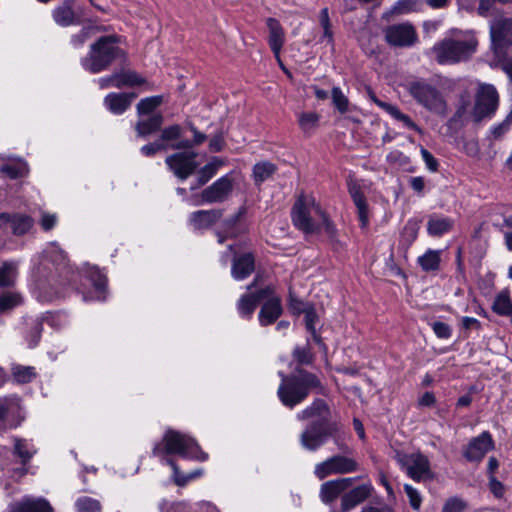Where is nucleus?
Listing matches in <instances>:
<instances>
[{"label":"nucleus","instance_id":"f257e3e1","mask_svg":"<svg viewBox=\"0 0 512 512\" xmlns=\"http://www.w3.org/2000/svg\"><path fill=\"white\" fill-rule=\"evenodd\" d=\"M152 452L154 456L161 457L164 464V459L169 458L168 455L171 454L201 462L208 459V454L202 451L195 439L173 429H168L165 432L162 442L156 444Z\"/></svg>","mask_w":512,"mask_h":512},{"label":"nucleus","instance_id":"f03ea898","mask_svg":"<svg viewBox=\"0 0 512 512\" xmlns=\"http://www.w3.org/2000/svg\"><path fill=\"white\" fill-rule=\"evenodd\" d=\"M280 376L282 382L277 394L281 403L290 409L302 403L312 389L321 387L317 376L306 371H300L299 375L292 376L280 373Z\"/></svg>","mask_w":512,"mask_h":512},{"label":"nucleus","instance_id":"7ed1b4c3","mask_svg":"<svg viewBox=\"0 0 512 512\" xmlns=\"http://www.w3.org/2000/svg\"><path fill=\"white\" fill-rule=\"evenodd\" d=\"M477 45L474 35L459 32L436 43L433 53L440 64L457 63L470 58L476 52Z\"/></svg>","mask_w":512,"mask_h":512},{"label":"nucleus","instance_id":"20e7f679","mask_svg":"<svg viewBox=\"0 0 512 512\" xmlns=\"http://www.w3.org/2000/svg\"><path fill=\"white\" fill-rule=\"evenodd\" d=\"M499 103V95L496 88L490 84H481L475 96V104L471 108L469 103L462 104L456 117L462 121L479 122L484 118L491 117Z\"/></svg>","mask_w":512,"mask_h":512},{"label":"nucleus","instance_id":"39448f33","mask_svg":"<svg viewBox=\"0 0 512 512\" xmlns=\"http://www.w3.org/2000/svg\"><path fill=\"white\" fill-rule=\"evenodd\" d=\"M291 216L293 224L305 233H313L319 229L314 219L316 216L322 220L327 231L332 230L331 223L312 195H300L294 204Z\"/></svg>","mask_w":512,"mask_h":512},{"label":"nucleus","instance_id":"423d86ee","mask_svg":"<svg viewBox=\"0 0 512 512\" xmlns=\"http://www.w3.org/2000/svg\"><path fill=\"white\" fill-rule=\"evenodd\" d=\"M116 42L114 36L98 39L92 44L89 54L81 60L82 67L91 73H99L106 69L115 59L124 55Z\"/></svg>","mask_w":512,"mask_h":512},{"label":"nucleus","instance_id":"0eeeda50","mask_svg":"<svg viewBox=\"0 0 512 512\" xmlns=\"http://www.w3.org/2000/svg\"><path fill=\"white\" fill-rule=\"evenodd\" d=\"M407 90L411 97L428 111L445 115L447 104L441 92L433 85L422 81H413L407 85Z\"/></svg>","mask_w":512,"mask_h":512},{"label":"nucleus","instance_id":"6e6552de","mask_svg":"<svg viewBox=\"0 0 512 512\" xmlns=\"http://www.w3.org/2000/svg\"><path fill=\"white\" fill-rule=\"evenodd\" d=\"M490 49L494 60H504L512 46V19L501 18L490 25Z\"/></svg>","mask_w":512,"mask_h":512},{"label":"nucleus","instance_id":"1a4fd4ad","mask_svg":"<svg viewBox=\"0 0 512 512\" xmlns=\"http://www.w3.org/2000/svg\"><path fill=\"white\" fill-rule=\"evenodd\" d=\"M358 469L359 464L354 458L336 454L317 463L314 467V474L319 480H323L330 475L353 473Z\"/></svg>","mask_w":512,"mask_h":512},{"label":"nucleus","instance_id":"9d476101","mask_svg":"<svg viewBox=\"0 0 512 512\" xmlns=\"http://www.w3.org/2000/svg\"><path fill=\"white\" fill-rule=\"evenodd\" d=\"M233 189V180L225 175L192 198V205L221 203L228 199Z\"/></svg>","mask_w":512,"mask_h":512},{"label":"nucleus","instance_id":"9b49d317","mask_svg":"<svg viewBox=\"0 0 512 512\" xmlns=\"http://www.w3.org/2000/svg\"><path fill=\"white\" fill-rule=\"evenodd\" d=\"M197 152L182 151L168 156L165 163L169 169L181 180L187 179L199 166L196 161Z\"/></svg>","mask_w":512,"mask_h":512},{"label":"nucleus","instance_id":"f8f14e48","mask_svg":"<svg viewBox=\"0 0 512 512\" xmlns=\"http://www.w3.org/2000/svg\"><path fill=\"white\" fill-rule=\"evenodd\" d=\"M395 458L402 469L414 481H421L429 475V461L424 455L420 453L404 454L397 452Z\"/></svg>","mask_w":512,"mask_h":512},{"label":"nucleus","instance_id":"ddd939ff","mask_svg":"<svg viewBox=\"0 0 512 512\" xmlns=\"http://www.w3.org/2000/svg\"><path fill=\"white\" fill-rule=\"evenodd\" d=\"M337 431V426H319L316 423L308 425L300 435L301 446L308 451H316L323 446L327 438Z\"/></svg>","mask_w":512,"mask_h":512},{"label":"nucleus","instance_id":"4468645a","mask_svg":"<svg viewBox=\"0 0 512 512\" xmlns=\"http://www.w3.org/2000/svg\"><path fill=\"white\" fill-rule=\"evenodd\" d=\"M20 398L13 395L0 397V425L3 429L15 428L22 421Z\"/></svg>","mask_w":512,"mask_h":512},{"label":"nucleus","instance_id":"2eb2a0df","mask_svg":"<svg viewBox=\"0 0 512 512\" xmlns=\"http://www.w3.org/2000/svg\"><path fill=\"white\" fill-rule=\"evenodd\" d=\"M296 417L300 421L312 420L311 423H316L319 426H337L335 423H329L331 412L323 399H316L310 406L297 413Z\"/></svg>","mask_w":512,"mask_h":512},{"label":"nucleus","instance_id":"dca6fc26","mask_svg":"<svg viewBox=\"0 0 512 512\" xmlns=\"http://www.w3.org/2000/svg\"><path fill=\"white\" fill-rule=\"evenodd\" d=\"M385 38L390 45L405 47L416 42L417 34L412 25L403 23L388 27L385 31Z\"/></svg>","mask_w":512,"mask_h":512},{"label":"nucleus","instance_id":"f3484780","mask_svg":"<svg viewBox=\"0 0 512 512\" xmlns=\"http://www.w3.org/2000/svg\"><path fill=\"white\" fill-rule=\"evenodd\" d=\"M33 226V219L20 213H1L0 229L11 231L14 235L20 236L27 233Z\"/></svg>","mask_w":512,"mask_h":512},{"label":"nucleus","instance_id":"a211bd4d","mask_svg":"<svg viewBox=\"0 0 512 512\" xmlns=\"http://www.w3.org/2000/svg\"><path fill=\"white\" fill-rule=\"evenodd\" d=\"M374 488L370 481L354 487L341 498V512H350L356 506L368 499Z\"/></svg>","mask_w":512,"mask_h":512},{"label":"nucleus","instance_id":"6ab92c4d","mask_svg":"<svg viewBox=\"0 0 512 512\" xmlns=\"http://www.w3.org/2000/svg\"><path fill=\"white\" fill-rule=\"evenodd\" d=\"M493 449V440L488 432H483L478 437L473 438L464 451V456L468 461H481L483 457Z\"/></svg>","mask_w":512,"mask_h":512},{"label":"nucleus","instance_id":"aec40b11","mask_svg":"<svg viewBox=\"0 0 512 512\" xmlns=\"http://www.w3.org/2000/svg\"><path fill=\"white\" fill-rule=\"evenodd\" d=\"M264 300L265 303L262 305L258 319L261 326H267L274 323L282 314L281 300L275 296L273 289L271 293Z\"/></svg>","mask_w":512,"mask_h":512},{"label":"nucleus","instance_id":"412c9836","mask_svg":"<svg viewBox=\"0 0 512 512\" xmlns=\"http://www.w3.org/2000/svg\"><path fill=\"white\" fill-rule=\"evenodd\" d=\"M358 477L340 478L330 480L321 485L320 497L323 502L334 501L343 491L348 489Z\"/></svg>","mask_w":512,"mask_h":512},{"label":"nucleus","instance_id":"4be33fe9","mask_svg":"<svg viewBox=\"0 0 512 512\" xmlns=\"http://www.w3.org/2000/svg\"><path fill=\"white\" fill-rule=\"evenodd\" d=\"M270 293L271 287H266L256 293H248L242 295L237 302V311L239 315L243 318L249 319L252 316L258 302L264 300L269 296Z\"/></svg>","mask_w":512,"mask_h":512},{"label":"nucleus","instance_id":"5701e85b","mask_svg":"<svg viewBox=\"0 0 512 512\" xmlns=\"http://www.w3.org/2000/svg\"><path fill=\"white\" fill-rule=\"evenodd\" d=\"M369 97L379 108L395 120L401 122L404 127L414 130L420 134L422 133V129L407 114L402 113L397 106L378 99L373 93H370Z\"/></svg>","mask_w":512,"mask_h":512},{"label":"nucleus","instance_id":"b1692460","mask_svg":"<svg viewBox=\"0 0 512 512\" xmlns=\"http://www.w3.org/2000/svg\"><path fill=\"white\" fill-rule=\"evenodd\" d=\"M5 512H53V508L49 502L43 498H29L12 503Z\"/></svg>","mask_w":512,"mask_h":512},{"label":"nucleus","instance_id":"393cba45","mask_svg":"<svg viewBox=\"0 0 512 512\" xmlns=\"http://www.w3.org/2000/svg\"><path fill=\"white\" fill-rule=\"evenodd\" d=\"M222 210H199L190 214L189 223L195 230H202L211 227L222 217Z\"/></svg>","mask_w":512,"mask_h":512},{"label":"nucleus","instance_id":"a878e982","mask_svg":"<svg viewBox=\"0 0 512 512\" xmlns=\"http://www.w3.org/2000/svg\"><path fill=\"white\" fill-rule=\"evenodd\" d=\"M136 98L134 93H110L104 99L105 107L113 114L124 113Z\"/></svg>","mask_w":512,"mask_h":512},{"label":"nucleus","instance_id":"bb28decb","mask_svg":"<svg viewBox=\"0 0 512 512\" xmlns=\"http://www.w3.org/2000/svg\"><path fill=\"white\" fill-rule=\"evenodd\" d=\"M348 191L358 211V218L361 228H366L369 221L368 206L360 186L355 182L348 184Z\"/></svg>","mask_w":512,"mask_h":512},{"label":"nucleus","instance_id":"cd10ccee","mask_svg":"<svg viewBox=\"0 0 512 512\" xmlns=\"http://www.w3.org/2000/svg\"><path fill=\"white\" fill-rule=\"evenodd\" d=\"M269 29V45L275 57L279 60L280 51L284 44V31L278 20L274 18L267 19Z\"/></svg>","mask_w":512,"mask_h":512},{"label":"nucleus","instance_id":"c85d7f7f","mask_svg":"<svg viewBox=\"0 0 512 512\" xmlns=\"http://www.w3.org/2000/svg\"><path fill=\"white\" fill-rule=\"evenodd\" d=\"M254 271V257L247 253L238 258H234L232 265V277L241 281L246 279Z\"/></svg>","mask_w":512,"mask_h":512},{"label":"nucleus","instance_id":"c756f323","mask_svg":"<svg viewBox=\"0 0 512 512\" xmlns=\"http://www.w3.org/2000/svg\"><path fill=\"white\" fill-rule=\"evenodd\" d=\"M163 123V116L161 113L151 114L150 116L140 117L135 125V130L139 137H146L156 132Z\"/></svg>","mask_w":512,"mask_h":512},{"label":"nucleus","instance_id":"7c9ffc66","mask_svg":"<svg viewBox=\"0 0 512 512\" xmlns=\"http://www.w3.org/2000/svg\"><path fill=\"white\" fill-rule=\"evenodd\" d=\"M72 3V0H65L54 9L53 18L58 25L65 27L78 23V17L72 8Z\"/></svg>","mask_w":512,"mask_h":512},{"label":"nucleus","instance_id":"2f4dec72","mask_svg":"<svg viewBox=\"0 0 512 512\" xmlns=\"http://www.w3.org/2000/svg\"><path fill=\"white\" fill-rule=\"evenodd\" d=\"M224 165V161L220 158L214 157L209 163L203 166L198 171V185L192 186L191 190L196 189L198 186L206 184L212 177L215 176L217 171Z\"/></svg>","mask_w":512,"mask_h":512},{"label":"nucleus","instance_id":"473e14b6","mask_svg":"<svg viewBox=\"0 0 512 512\" xmlns=\"http://www.w3.org/2000/svg\"><path fill=\"white\" fill-rule=\"evenodd\" d=\"M18 276V262L7 261L0 266V288L14 286Z\"/></svg>","mask_w":512,"mask_h":512},{"label":"nucleus","instance_id":"72a5a7b5","mask_svg":"<svg viewBox=\"0 0 512 512\" xmlns=\"http://www.w3.org/2000/svg\"><path fill=\"white\" fill-rule=\"evenodd\" d=\"M441 251L428 249L423 255L419 256L417 263L425 272L437 271L440 267Z\"/></svg>","mask_w":512,"mask_h":512},{"label":"nucleus","instance_id":"f704fd0d","mask_svg":"<svg viewBox=\"0 0 512 512\" xmlns=\"http://www.w3.org/2000/svg\"><path fill=\"white\" fill-rule=\"evenodd\" d=\"M453 220L448 217H432L427 223L428 233L432 236H442L452 229Z\"/></svg>","mask_w":512,"mask_h":512},{"label":"nucleus","instance_id":"c9c22d12","mask_svg":"<svg viewBox=\"0 0 512 512\" xmlns=\"http://www.w3.org/2000/svg\"><path fill=\"white\" fill-rule=\"evenodd\" d=\"M36 453V448L26 439L14 438V454L20 458L21 463L26 464Z\"/></svg>","mask_w":512,"mask_h":512},{"label":"nucleus","instance_id":"e433bc0d","mask_svg":"<svg viewBox=\"0 0 512 512\" xmlns=\"http://www.w3.org/2000/svg\"><path fill=\"white\" fill-rule=\"evenodd\" d=\"M165 464L169 465L173 470V479L178 486H185L189 481L203 475V469H197L189 474H183L180 472L179 467L175 461L171 458L164 459Z\"/></svg>","mask_w":512,"mask_h":512},{"label":"nucleus","instance_id":"4c0bfd02","mask_svg":"<svg viewBox=\"0 0 512 512\" xmlns=\"http://www.w3.org/2000/svg\"><path fill=\"white\" fill-rule=\"evenodd\" d=\"M87 276L92 282L96 293L97 300H104V290L106 286V277L99 271V269L95 266H88L86 270Z\"/></svg>","mask_w":512,"mask_h":512},{"label":"nucleus","instance_id":"58836bf2","mask_svg":"<svg viewBox=\"0 0 512 512\" xmlns=\"http://www.w3.org/2000/svg\"><path fill=\"white\" fill-rule=\"evenodd\" d=\"M11 374L13 379L17 383L21 384L29 383L36 377V371L34 367L20 364L12 365Z\"/></svg>","mask_w":512,"mask_h":512},{"label":"nucleus","instance_id":"ea45409f","mask_svg":"<svg viewBox=\"0 0 512 512\" xmlns=\"http://www.w3.org/2000/svg\"><path fill=\"white\" fill-rule=\"evenodd\" d=\"M492 308L499 315L512 314V301L508 290H503L496 296Z\"/></svg>","mask_w":512,"mask_h":512},{"label":"nucleus","instance_id":"a19ab883","mask_svg":"<svg viewBox=\"0 0 512 512\" xmlns=\"http://www.w3.org/2000/svg\"><path fill=\"white\" fill-rule=\"evenodd\" d=\"M163 102L162 96H151L141 99L137 104V113L139 117L150 116L154 114V110L159 107Z\"/></svg>","mask_w":512,"mask_h":512},{"label":"nucleus","instance_id":"79ce46f5","mask_svg":"<svg viewBox=\"0 0 512 512\" xmlns=\"http://www.w3.org/2000/svg\"><path fill=\"white\" fill-rule=\"evenodd\" d=\"M117 83L116 88H121L124 86L132 87L138 86L145 83V79L138 75L134 71H122L120 73H116Z\"/></svg>","mask_w":512,"mask_h":512},{"label":"nucleus","instance_id":"37998d69","mask_svg":"<svg viewBox=\"0 0 512 512\" xmlns=\"http://www.w3.org/2000/svg\"><path fill=\"white\" fill-rule=\"evenodd\" d=\"M182 136V128L180 125L175 124L164 128L161 132L160 139L158 141L165 145H171L180 141Z\"/></svg>","mask_w":512,"mask_h":512},{"label":"nucleus","instance_id":"c03bdc74","mask_svg":"<svg viewBox=\"0 0 512 512\" xmlns=\"http://www.w3.org/2000/svg\"><path fill=\"white\" fill-rule=\"evenodd\" d=\"M276 170L274 164L270 162H260L253 168V176L256 182H264L271 177Z\"/></svg>","mask_w":512,"mask_h":512},{"label":"nucleus","instance_id":"a18cd8bd","mask_svg":"<svg viewBox=\"0 0 512 512\" xmlns=\"http://www.w3.org/2000/svg\"><path fill=\"white\" fill-rule=\"evenodd\" d=\"M191 131L193 132L194 139L190 140H180L176 143L170 145L171 149L180 150V149H190L193 146H198L202 144L206 140V135L199 132L195 127H191Z\"/></svg>","mask_w":512,"mask_h":512},{"label":"nucleus","instance_id":"49530a36","mask_svg":"<svg viewBox=\"0 0 512 512\" xmlns=\"http://www.w3.org/2000/svg\"><path fill=\"white\" fill-rule=\"evenodd\" d=\"M77 512H101V504L98 500L83 496L79 497L75 502Z\"/></svg>","mask_w":512,"mask_h":512},{"label":"nucleus","instance_id":"de8ad7c7","mask_svg":"<svg viewBox=\"0 0 512 512\" xmlns=\"http://www.w3.org/2000/svg\"><path fill=\"white\" fill-rule=\"evenodd\" d=\"M22 303V297L18 293L7 292L0 294V312H7Z\"/></svg>","mask_w":512,"mask_h":512},{"label":"nucleus","instance_id":"09e8293b","mask_svg":"<svg viewBox=\"0 0 512 512\" xmlns=\"http://www.w3.org/2000/svg\"><path fill=\"white\" fill-rule=\"evenodd\" d=\"M247 214V208L245 206L240 207L237 212L225 220L224 227L230 237L238 235V231L234 228Z\"/></svg>","mask_w":512,"mask_h":512},{"label":"nucleus","instance_id":"8fccbe9b","mask_svg":"<svg viewBox=\"0 0 512 512\" xmlns=\"http://www.w3.org/2000/svg\"><path fill=\"white\" fill-rule=\"evenodd\" d=\"M319 115L315 112H303L298 115V123L304 132H310L318 125Z\"/></svg>","mask_w":512,"mask_h":512},{"label":"nucleus","instance_id":"3c124183","mask_svg":"<svg viewBox=\"0 0 512 512\" xmlns=\"http://www.w3.org/2000/svg\"><path fill=\"white\" fill-rule=\"evenodd\" d=\"M27 171V165L22 161L14 164L3 165L0 168V172L6 174L11 179L23 177L27 174Z\"/></svg>","mask_w":512,"mask_h":512},{"label":"nucleus","instance_id":"603ef678","mask_svg":"<svg viewBox=\"0 0 512 512\" xmlns=\"http://www.w3.org/2000/svg\"><path fill=\"white\" fill-rule=\"evenodd\" d=\"M332 101L335 107L339 110V112H347L349 101L339 87H334L332 89Z\"/></svg>","mask_w":512,"mask_h":512},{"label":"nucleus","instance_id":"864d4df0","mask_svg":"<svg viewBox=\"0 0 512 512\" xmlns=\"http://www.w3.org/2000/svg\"><path fill=\"white\" fill-rule=\"evenodd\" d=\"M45 255L53 263L58 265L62 264L66 260V255L63 250L56 243H51L50 246L45 250Z\"/></svg>","mask_w":512,"mask_h":512},{"label":"nucleus","instance_id":"5fc2aeb1","mask_svg":"<svg viewBox=\"0 0 512 512\" xmlns=\"http://www.w3.org/2000/svg\"><path fill=\"white\" fill-rule=\"evenodd\" d=\"M467 507V504L460 498L454 497L448 499L441 512H463Z\"/></svg>","mask_w":512,"mask_h":512},{"label":"nucleus","instance_id":"6e6d98bb","mask_svg":"<svg viewBox=\"0 0 512 512\" xmlns=\"http://www.w3.org/2000/svg\"><path fill=\"white\" fill-rule=\"evenodd\" d=\"M320 24L323 27L324 33L323 38H326L328 42L332 41L333 34L330 26L329 12L327 8H323L319 15Z\"/></svg>","mask_w":512,"mask_h":512},{"label":"nucleus","instance_id":"4d7b16f0","mask_svg":"<svg viewBox=\"0 0 512 512\" xmlns=\"http://www.w3.org/2000/svg\"><path fill=\"white\" fill-rule=\"evenodd\" d=\"M404 490L406 492V495L409 498L411 507L414 510H419L421 507V503H422V498H421L419 492L409 484L404 485Z\"/></svg>","mask_w":512,"mask_h":512},{"label":"nucleus","instance_id":"13d9d810","mask_svg":"<svg viewBox=\"0 0 512 512\" xmlns=\"http://www.w3.org/2000/svg\"><path fill=\"white\" fill-rule=\"evenodd\" d=\"M418 0H398L393 6V13L406 14L415 10Z\"/></svg>","mask_w":512,"mask_h":512},{"label":"nucleus","instance_id":"bf43d9fd","mask_svg":"<svg viewBox=\"0 0 512 512\" xmlns=\"http://www.w3.org/2000/svg\"><path fill=\"white\" fill-rule=\"evenodd\" d=\"M58 222V217L54 213H48V212H41V218H40V226L44 231H49L53 229Z\"/></svg>","mask_w":512,"mask_h":512},{"label":"nucleus","instance_id":"052dcab7","mask_svg":"<svg viewBox=\"0 0 512 512\" xmlns=\"http://www.w3.org/2000/svg\"><path fill=\"white\" fill-rule=\"evenodd\" d=\"M432 329L436 336L440 339H448L451 337L452 330L451 327L444 322L435 321L432 323Z\"/></svg>","mask_w":512,"mask_h":512},{"label":"nucleus","instance_id":"680f3d73","mask_svg":"<svg viewBox=\"0 0 512 512\" xmlns=\"http://www.w3.org/2000/svg\"><path fill=\"white\" fill-rule=\"evenodd\" d=\"M94 29L92 27L83 28L78 34L72 37V44L75 48L81 47L88 38L91 37Z\"/></svg>","mask_w":512,"mask_h":512},{"label":"nucleus","instance_id":"e2e57ef3","mask_svg":"<svg viewBox=\"0 0 512 512\" xmlns=\"http://www.w3.org/2000/svg\"><path fill=\"white\" fill-rule=\"evenodd\" d=\"M171 149L170 145H165L160 141L144 145L141 148V153L147 157L153 156L157 151Z\"/></svg>","mask_w":512,"mask_h":512},{"label":"nucleus","instance_id":"0e129e2a","mask_svg":"<svg viewBox=\"0 0 512 512\" xmlns=\"http://www.w3.org/2000/svg\"><path fill=\"white\" fill-rule=\"evenodd\" d=\"M303 313L305 314V325H306L307 330L309 332H311L314 337H316V335H315V322L317 319L316 312L314 311V309L312 307H307V308L303 309Z\"/></svg>","mask_w":512,"mask_h":512},{"label":"nucleus","instance_id":"69168bd1","mask_svg":"<svg viewBox=\"0 0 512 512\" xmlns=\"http://www.w3.org/2000/svg\"><path fill=\"white\" fill-rule=\"evenodd\" d=\"M293 356L301 364H309L312 361V355L307 347H296Z\"/></svg>","mask_w":512,"mask_h":512},{"label":"nucleus","instance_id":"338daca9","mask_svg":"<svg viewBox=\"0 0 512 512\" xmlns=\"http://www.w3.org/2000/svg\"><path fill=\"white\" fill-rule=\"evenodd\" d=\"M420 153L423 161L426 164V167L430 171L436 172L438 170V161L435 159V157L424 147H421Z\"/></svg>","mask_w":512,"mask_h":512},{"label":"nucleus","instance_id":"774afa93","mask_svg":"<svg viewBox=\"0 0 512 512\" xmlns=\"http://www.w3.org/2000/svg\"><path fill=\"white\" fill-rule=\"evenodd\" d=\"M162 512H188L187 505L185 503H168L163 502L161 504Z\"/></svg>","mask_w":512,"mask_h":512}]
</instances>
